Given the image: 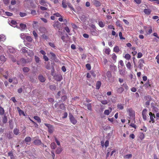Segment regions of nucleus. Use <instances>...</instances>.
Returning <instances> with one entry per match:
<instances>
[{"label": "nucleus", "mask_w": 159, "mask_h": 159, "mask_svg": "<svg viewBox=\"0 0 159 159\" xmlns=\"http://www.w3.org/2000/svg\"><path fill=\"white\" fill-rule=\"evenodd\" d=\"M127 111L128 112L130 118L133 120H134L135 113L134 111L131 108H129L127 109Z\"/></svg>", "instance_id": "nucleus-1"}, {"label": "nucleus", "mask_w": 159, "mask_h": 159, "mask_svg": "<svg viewBox=\"0 0 159 159\" xmlns=\"http://www.w3.org/2000/svg\"><path fill=\"white\" fill-rule=\"evenodd\" d=\"M69 116L70 122L73 125H75L77 122L74 116L71 114H69Z\"/></svg>", "instance_id": "nucleus-2"}, {"label": "nucleus", "mask_w": 159, "mask_h": 159, "mask_svg": "<svg viewBox=\"0 0 159 159\" xmlns=\"http://www.w3.org/2000/svg\"><path fill=\"white\" fill-rule=\"evenodd\" d=\"M45 125L48 128V132L50 134L52 133L54 130V127L52 125L50 124L45 123Z\"/></svg>", "instance_id": "nucleus-3"}, {"label": "nucleus", "mask_w": 159, "mask_h": 159, "mask_svg": "<svg viewBox=\"0 0 159 159\" xmlns=\"http://www.w3.org/2000/svg\"><path fill=\"white\" fill-rule=\"evenodd\" d=\"M4 49H7L8 51L11 53H14L15 52V49L12 47L5 46L4 47Z\"/></svg>", "instance_id": "nucleus-4"}, {"label": "nucleus", "mask_w": 159, "mask_h": 159, "mask_svg": "<svg viewBox=\"0 0 159 159\" xmlns=\"http://www.w3.org/2000/svg\"><path fill=\"white\" fill-rule=\"evenodd\" d=\"M147 110L146 109H144L142 112V115L143 116V120H147Z\"/></svg>", "instance_id": "nucleus-5"}, {"label": "nucleus", "mask_w": 159, "mask_h": 159, "mask_svg": "<svg viewBox=\"0 0 159 159\" xmlns=\"http://www.w3.org/2000/svg\"><path fill=\"white\" fill-rule=\"evenodd\" d=\"M149 115L150 116V119L149 122H151V121H152V123H154L155 120H154V118H155V115L152 114L151 112H150L149 113Z\"/></svg>", "instance_id": "nucleus-6"}, {"label": "nucleus", "mask_w": 159, "mask_h": 159, "mask_svg": "<svg viewBox=\"0 0 159 159\" xmlns=\"http://www.w3.org/2000/svg\"><path fill=\"white\" fill-rule=\"evenodd\" d=\"M90 32L91 34L93 36H97L98 34V32L96 30V29H90Z\"/></svg>", "instance_id": "nucleus-7"}, {"label": "nucleus", "mask_w": 159, "mask_h": 159, "mask_svg": "<svg viewBox=\"0 0 159 159\" xmlns=\"http://www.w3.org/2000/svg\"><path fill=\"white\" fill-rule=\"evenodd\" d=\"M69 2L66 1V0H63L62 1V7L63 8H65L67 7V5Z\"/></svg>", "instance_id": "nucleus-8"}, {"label": "nucleus", "mask_w": 159, "mask_h": 159, "mask_svg": "<svg viewBox=\"0 0 159 159\" xmlns=\"http://www.w3.org/2000/svg\"><path fill=\"white\" fill-rule=\"evenodd\" d=\"M55 79L57 81H60L62 80V77L61 75H57L55 77Z\"/></svg>", "instance_id": "nucleus-9"}, {"label": "nucleus", "mask_w": 159, "mask_h": 159, "mask_svg": "<svg viewBox=\"0 0 159 159\" xmlns=\"http://www.w3.org/2000/svg\"><path fill=\"white\" fill-rule=\"evenodd\" d=\"M60 23L57 21L53 24V26L55 29H59L60 26Z\"/></svg>", "instance_id": "nucleus-10"}, {"label": "nucleus", "mask_w": 159, "mask_h": 159, "mask_svg": "<svg viewBox=\"0 0 159 159\" xmlns=\"http://www.w3.org/2000/svg\"><path fill=\"white\" fill-rule=\"evenodd\" d=\"M58 20L60 22H63V24L65 25H66L67 24V20L66 19H63V17H61L58 18Z\"/></svg>", "instance_id": "nucleus-11"}, {"label": "nucleus", "mask_w": 159, "mask_h": 159, "mask_svg": "<svg viewBox=\"0 0 159 159\" xmlns=\"http://www.w3.org/2000/svg\"><path fill=\"white\" fill-rule=\"evenodd\" d=\"M33 143L36 145H39L41 144V141L40 139H35Z\"/></svg>", "instance_id": "nucleus-12"}, {"label": "nucleus", "mask_w": 159, "mask_h": 159, "mask_svg": "<svg viewBox=\"0 0 159 159\" xmlns=\"http://www.w3.org/2000/svg\"><path fill=\"white\" fill-rule=\"evenodd\" d=\"M39 80L41 82H44L45 80V79L42 75H40L38 77Z\"/></svg>", "instance_id": "nucleus-13"}, {"label": "nucleus", "mask_w": 159, "mask_h": 159, "mask_svg": "<svg viewBox=\"0 0 159 159\" xmlns=\"http://www.w3.org/2000/svg\"><path fill=\"white\" fill-rule=\"evenodd\" d=\"M120 74L122 76H124L126 74V71L125 69H120L119 68Z\"/></svg>", "instance_id": "nucleus-14"}, {"label": "nucleus", "mask_w": 159, "mask_h": 159, "mask_svg": "<svg viewBox=\"0 0 159 159\" xmlns=\"http://www.w3.org/2000/svg\"><path fill=\"white\" fill-rule=\"evenodd\" d=\"M6 39V36L3 34H1L0 35V41L4 42Z\"/></svg>", "instance_id": "nucleus-15"}, {"label": "nucleus", "mask_w": 159, "mask_h": 159, "mask_svg": "<svg viewBox=\"0 0 159 159\" xmlns=\"http://www.w3.org/2000/svg\"><path fill=\"white\" fill-rule=\"evenodd\" d=\"M93 3L94 5L96 7H99L101 5V3L100 2L97 0H94L93 1Z\"/></svg>", "instance_id": "nucleus-16"}, {"label": "nucleus", "mask_w": 159, "mask_h": 159, "mask_svg": "<svg viewBox=\"0 0 159 159\" xmlns=\"http://www.w3.org/2000/svg\"><path fill=\"white\" fill-rule=\"evenodd\" d=\"M124 104H119L117 105V107L118 109L120 110H122L124 109Z\"/></svg>", "instance_id": "nucleus-17"}, {"label": "nucleus", "mask_w": 159, "mask_h": 159, "mask_svg": "<svg viewBox=\"0 0 159 159\" xmlns=\"http://www.w3.org/2000/svg\"><path fill=\"white\" fill-rule=\"evenodd\" d=\"M144 13L147 15H149L151 13V10L149 9H145L143 11Z\"/></svg>", "instance_id": "nucleus-18"}, {"label": "nucleus", "mask_w": 159, "mask_h": 159, "mask_svg": "<svg viewBox=\"0 0 159 159\" xmlns=\"http://www.w3.org/2000/svg\"><path fill=\"white\" fill-rule=\"evenodd\" d=\"M110 110H106L104 111V114L105 115H108L112 111V109L110 108Z\"/></svg>", "instance_id": "nucleus-19"}, {"label": "nucleus", "mask_w": 159, "mask_h": 159, "mask_svg": "<svg viewBox=\"0 0 159 159\" xmlns=\"http://www.w3.org/2000/svg\"><path fill=\"white\" fill-rule=\"evenodd\" d=\"M120 51V48L118 46H116L113 48V51L116 53H118Z\"/></svg>", "instance_id": "nucleus-20"}, {"label": "nucleus", "mask_w": 159, "mask_h": 159, "mask_svg": "<svg viewBox=\"0 0 159 159\" xmlns=\"http://www.w3.org/2000/svg\"><path fill=\"white\" fill-rule=\"evenodd\" d=\"M16 21L12 20L9 23V24L10 25L15 27L16 26Z\"/></svg>", "instance_id": "nucleus-21"}, {"label": "nucleus", "mask_w": 159, "mask_h": 159, "mask_svg": "<svg viewBox=\"0 0 159 159\" xmlns=\"http://www.w3.org/2000/svg\"><path fill=\"white\" fill-rule=\"evenodd\" d=\"M110 67L111 69L114 71H116L117 70V67L114 64H111V65Z\"/></svg>", "instance_id": "nucleus-22"}, {"label": "nucleus", "mask_w": 159, "mask_h": 159, "mask_svg": "<svg viewBox=\"0 0 159 159\" xmlns=\"http://www.w3.org/2000/svg\"><path fill=\"white\" fill-rule=\"evenodd\" d=\"M20 26L21 30H23L26 29V26L25 24H20Z\"/></svg>", "instance_id": "nucleus-23"}, {"label": "nucleus", "mask_w": 159, "mask_h": 159, "mask_svg": "<svg viewBox=\"0 0 159 159\" xmlns=\"http://www.w3.org/2000/svg\"><path fill=\"white\" fill-rule=\"evenodd\" d=\"M126 66L128 69L129 70H131L132 68V66L131 64V63L128 62L126 65Z\"/></svg>", "instance_id": "nucleus-24"}, {"label": "nucleus", "mask_w": 159, "mask_h": 159, "mask_svg": "<svg viewBox=\"0 0 159 159\" xmlns=\"http://www.w3.org/2000/svg\"><path fill=\"white\" fill-rule=\"evenodd\" d=\"M124 89L123 88L120 87L118 88L116 90L117 93H121L124 91Z\"/></svg>", "instance_id": "nucleus-25"}, {"label": "nucleus", "mask_w": 159, "mask_h": 159, "mask_svg": "<svg viewBox=\"0 0 159 159\" xmlns=\"http://www.w3.org/2000/svg\"><path fill=\"white\" fill-rule=\"evenodd\" d=\"M98 24L99 26L101 28H103L105 25V23L102 21H99Z\"/></svg>", "instance_id": "nucleus-26"}, {"label": "nucleus", "mask_w": 159, "mask_h": 159, "mask_svg": "<svg viewBox=\"0 0 159 159\" xmlns=\"http://www.w3.org/2000/svg\"><path fill=\"white\" fill-rule=\"evenodd\" d=\"M101 85V83L100 81H98L96 84V89H99Z\"/></svg>", "instance_id": "nucleus-27"}, {"label": "nucleus", "mask_w": 159, "mask_h": 159, "mask_svg": "<svg viewBox=\"0 0 159 159\" xmlns=\"http://www.w3.org/2000/svg\"><path fill=\"white\" fill-rule=\"evenodd\" d=\"M31 140V138L30 137H26L25 139V141L26 143L30 142ZM26 144H27L28 143H26Z\"/></svg>", "instance_id": "nucleus-28"}, {"label": "nucleus", "mask_w": 159, "mask_h": 159, "mask_svg": "<svg viewBox=\"0 0 159 159\" xmlns=\"http://www.w3.org/2000/svg\"><path fill=\"white\" fill-rule=\"evenodd\" d=\"M124 57L127 60H129L131 58V56L129 54H126L124 56Z\"/></svg>", "instance_id": "nucleus-29"}, {"label": "nucleus", "mask_w": 159, "mask_h": 159, "mask_svg": "<svg viewBox=\"0 0 159 159\" xmlns=\"http://www.w3.org/2000/svg\"><path fill=\"white\" fill-rule=\"evenodd\" d=\"M0 60L3 63L6 61V57L3 56H0Z\"/></svg>", "instance_id": "nucleus-30"}, {"label": "nucleus", "mask_w": 159, "mask_h": 159, "mask_svg": "<svg viewBox=\"0 0 159 159\" xmlns=\"http://www.w3.org/2000/svg\"><path fill=\"white\" fill-rule=\"evenodd\" d=\"M26 39L29 42H31L32 41V39L30 36H27L26 37Z\"/></svg>", "instance_id": "nucleus-31"}, {"label": "nucleus", "mask_w": 159, "mask_h": 159, "mask_svg": "<svg viewBox=\"0 0 159 159\" xmlns=\"http://www.w3.org/2000/svg\"><path fill=\"white\" fill-rule=\"evenodd\" d=\"M64 30L66 31V32L69 33V34L70 35H71V34L70 33V30L68 26H66L64 28Z\"/></svg>", "instance_id": "nucleus-32"}, {"label": "nucleus", "mask_w": 159, "mask_h": 159, "mask_svg": "<svg viewBox=\"0 0 159 159\" xmlns=\"http://www.w3.org/2000/svg\"><path fill=\"white\" fill-rule=\"evenodd\" d=\"M8 156L10 157L11 159H14V157L13 155V153L11 152H9L8 153Z\"/></svg>", "instance_id": "nucleus-33"}, {"label": "nucleus", "mask_w": 159, "mask_h": 159, "mask_svg": "<svg viewBox=\"0 0 159 159\" xmlns=\"http://www.w3.org/2000/svg\"><path fill=\"white\" fill-rule=\"evenodd\" d=\"M34 119L36 120H37L39 123L41 122V120L40 118L37 116H35L34 117Z\"/></svg>", "instance_id": "nucleus-34"}, {"label": "nucleus", "mask_w": 159, "mask_h": 159, "mask_svg": "<svg viewBox=\"0 0 159 159\" xmlns=\"http://www.w3.org/2000/svg\"><path fill=\"white\" fill-rule=\"evenodd\" d=\"M14 133L16 135H17L19 134V130L17 128H15L13 131Z\"/></svg>", "instance_id": "nucleus-35"}, {"label": "nucleus", "mask_w": 159, "mask_h": 159, "mask_svg": "<svg viewBox=\"0 0 159 159\" xmlns=\"http://www.w3.org/2000/svg\"><path fill=\"white\" fill-rule=\"evenodd\" d=\"M152 32V28L150 27L149 30L147 31H146V33L147 34H151Z\"/></svg>", "instance_id": "nucleus-36"}, {"label": "nucleus", "mask_w": 159, "mask_h": 159, "mask_svg": "<svg viewBox=\"0 0 159 159\" xmlns=\"http://www.w3.org/2000/svg\"><path fill=\"white\" fill-rule=\"evenodd\" d=\"M50 89L52 90H55L56 89V87L55 85H52L50 86Z\"/></svg>", "instance_id": "nucleus-37"}, {"label": "nucleus", "mask_w": 159, "mask_h": 159, "mask_svg": "<svg viewBox=\"0 0 159 159\" xmlns=\"http://www.w3.org/2000/svg\"><path fill=\"white\" fill-rule=\"evenodd\" d=\"M39 2L41 5L43 6H45L46 3V2L44 0H39Z\"/></svg>", "instance_id": "nucleus-38"}, {"label": "nucleus", "mask_w": 159, "mask_h": 159, "mask_svg": "<svg viewBox=\"0 0 159 159\" xmlns=\"http://www.w3.org/2000/svg\"><path fill=\"white\" fill-rule=\"evenodd\" d=\"M132 155L131 154L126 155L124 156V158L125 159H129L132 157Z\"/></svg>", "instance_id": "nucleus-39"}, {"label": "nucleus", "mask_w": 159, "mask_h": 159, "mask_svg": "<svg viewBox=\"0 0 159 159\" xmlns=\"http://www.w3.org/2000/svg\"><path fill=\"white\" fill-rule=\"evenodd\" d=\"M29 69L27 67H24L23 68V71L25 72H28L29 71Z\"/></svg>", "instance_id": "nucleus-40"}, {"label": "nucleus", "mask_w": 159, "mask_h": 159, "mask_svg": "<svg viewBox=\"0 0 159 159\" xmlns=\"http://www.w3.org/2000/svg\"><path fill=\"white\" fill-rule=\"evenodd\" d=\"M50 146L52 149H54L56 147V145L54 143H51Z\"/></svg>", "instance_id": "nucleus-41"}, {"label": "nucleus", "mask_w": 159, "mask_h": 159, "mask_svg": "<svg viewBox=\"0 0 159 159\" xmlns=\"http://www.w3.org/2000/svg\"><path fill=\"white\" fill-rule=\"evenodd\" d=\"M122 85L126 90H127L129 89V87L126 83L123 84Z\"/></svg>", "instance_id": "nucleus-42"}, {"label": "nucleus", "mask_w": 159, "mask_h": 159, "mask_svg": "<svg viewBox=\"0 0 159 159\" xmlns=\"http://www.w3.org/2000/svg\"><path fill=\"white\" fill-rule=\"evenodd\" d=\"M50 54L52 58L55 59L56 58V56L55 54L52 52H50Z\"/></svg>", "instance_id": "nucleus-43"}, {"label": "nucleus", "mask_w": 159, "mask_h": 159, "mask_svg": "<svg viewBox=\"0 0 159 159\" xmlns=\"http://www.w3.org/2000/svg\"><path fill=\"white\" fill-rule=\"evenodd\" d=\"M111 51V50L109 48L106 49L105 50V53L107 55H109Z\"/></svg>", "instance_id": "nucleus-44"}, {"label": "nucleus", "mask_w": 159, "mask_h": 159, "mask_svg": "<svg viewBox=\"0 0 159 159\" xmlns=\"http://www.w3.org/2000/svg\"><path fill=\"white\" fill-rule=\"evenodd\" d=\"M107 75L108 78H111V71H108L107 73Z\"/></svg>", "instance_id": "nucleus-45"}, {"label": "nucleus", "mask_w": 159, "mask_h": 159, "mask_svg": "<svg viewBox=\"0 0 159 159\" xmlns=\"http://www.w3.org/2000/svg\"><path fill=\"white\" fill-rule=\"evenodd\" d=\"M20 37L22 39H24L25 38L26 39V36L25 34L22 33L20 34Z\"/></svg>", "instance_id": "nucleus-46"}, {"label": "nucleus", "mask_w": 159, "mask_h": 159, "mask_svg": "<svg viewBox=\"0 0 159 159\" xmlns=\"http://www.w3.org/2000/svg\"><path fill=\"white\" fill-rule=\"evenodd\" d=\"M144 86L147 88H148L150 86V84L149 80H148L144 84Z\"/></svg>", "instance_id": "nucleus-47"}, {"label": "nucleus", "mask_w": 159, "mask_h": 159, "mask_svg": "<svg viewBox=\"0 0 159 159\" xmlns=\"http://www.w3.org/2000/svg\"><path fill=\"white\" fill-rule=\"evenodd\" d=\"M4 113V110L3 108L0 107V114L1 115H3Z\"/></svg>", "instance_id": "nucleus-48"}, {"label": "nucleus", "mask_w": 159, "mask_h": 159, "mask_svg": "<svg viewBox=\"0 0 159 159\" xmlns=\"http://www.w3.org/2000/svg\"><path fill=\"white\" fill-rule=\"evenodd\" d=\"M62 151V149L61 148H59L57 149L56 152L57 154H59Z\"/></svg>", "instance_id": "nucleus-49"}, {"label": "nucleus", "mask_w": 159, "mask_h": 159, "mask_svg": "<svg viewBox=\"0 0 159 159\" xmlns=\"http://www.w3.org/2000/svg\"><path fill=\"white\" fill-rule=\"evenodd\" d=\"M87 109L90 111L92 110V106L91 103H89L87 104Z\"/></svg>", "instance_id": "nucleus-50"}, {"label": "nucleus", "mask_w": 159, "mask_h": 159, "mask_svg": "<svg viewBox=\"0 0 159 159\" xmlns=\"http://www.w3.org/2000/svg\"><path fill=\"white\" fill-rule=\"evenodd\" d=\"M112 58L115 61H116V58H117V56L116 54L115 53H113L112 55Z\"/></svg>", "instance_id": "nucleus-51"}, {"label": "nucleus", "mask_w": 159, "mask_h": 159, "mask_svg": "<svg viewBox=\"0 0 159 159\" xmlns=\"http://www.w3.org/2000/svg\"><path fill=\"white\" fill-rule=\"evenodd\" d=\"M13 83L14 84H16L18 83V81L17 80V79L16 78H13Z\"/></svg>", "instance_id": "nucleus-52"}, {"label": "nucleus", "mask_w": 159, "mask_h": 159, "mask_svg": "<svg viewBox=\"0 0 159 159\" xmlns=\"http://www.w3.org/2000/svg\"><path fill=\"white\" fill-rule=\"evenodd\" d=\"M53 15L57 17H59V18L62 17V16L58 12L54 13L53 14Z\"/></svg>", "instance_id": "nucleus-53"}, {"label": "nucleus", "mask_w": 159, "mask_h": 159, "mask_svg": "<svg viewBox=\"0 0 159 159\" xmlns=\"http://www.w3.org/2000/svg\"><path fill=\"white\" fill-rule=\"evenodd\" d=\"M139 138L141 140L143 139L144 138V135L143 133H140Z\"/></svg>", "instance_id": "nucleus-54"}, {"label": "nucleus", "mask_w": 159, "mask_h": 159, "mask_svg": "<svg viewBox=\"0 0 159 159\" xmlns=\"http://www.w3.org/2000/svg\"><path fill=\"white\" fill-rule=\"evenodd\" d=\"M27 14L25 13L20 12V15L21 17H23L25 16Z\"/></svg>", "instance_id": "nucleus-55"}, {"label": "nucleus", "mask_w": 159, "mask_h": 159, "mask_svg": "<svg viewBox=\"0 0 159 159\" xmlns=\"http://www.w3.org/2000/svg\"><path fill=\"white\" fill-rule=\"evenodd\" d=\"M120 38L121 39H125V38L123 37L122 36V33L121 32H120L119 34Z\"/></svg>", "instance_id": "nucleus-56"}, {"label": "nucleus", "mask_w": 159, "mask_h": 159, "mask_svg": "<svg viewBox=\"0 0 159 159\" xmlns=\"http://www.w3.org/2000/svg\"><path fill=\"white\" fill-rule=\"evenodd\" d=\"M80 19L82 21H84L86 20V17L84 15H83L81 16H80Z\"/></svg>", "instance_id": "nucleus-57"}, {"label": "nucleus", "mask_w": 159, "mask_h": 159, "mask_svg": "<svg viewBox=\"0 0 159 159\" xmlns=\"http://www.w3.org/2000/svg\"><path fill=\"white\" fill-rule=\"evenodd\" d=\"M18 108L19 109V110H18V111L20 115L23 114H24V112L23 111L20 109L19 107H18Z\"/></svg>", "instance_id": "nucleus-58"}, {"label": "nucleus", "mask_w": 159, "mask_h": 159, "mask_svg": "<svg viewBox=\"0 0 159 159\" xmlns=\"http://www.w3.org/2000/svg\"><path fill=\"white\" fill-rule=\"evenodd\" d=\"M8 75V72L7 71L3 75V76L6 79H7Z\"/></svg>", "instance_id": "nucleus-59"}, {"label": "nucleus", "mask_w": 159, "mask_h": 159, "mask_svg": "<svg viewBox=\"0 0 159 159\" xmlns=\"http://www.w3.org/2000/svg\"><path fill=\"white\" fill-rule=\"evenodd\" d=\"M27 49H28V48H23L21 50L22 52L23 53L27 52V50H26Z\"/></svg>", "instance_id": "nucleus-60"}, {"label": "nucleus", "mask_w": 159, "mask_h": 159, "mask_svg": "<svg viewBox=\"0 0 159 159\" xmlns=\"http://www.w3.org/2000/svg\"><path fill=\"white\" fill-rule=\"evenodd\" d=\"M35 60L36 63H39V58L37 56H35Z\"/></svg>", "instance_id": "nucleus-61"}, {"label": "nucleus", "mask_w": 159, "mask_h": 159, "mask_svg": "<svg viewBox=\"0 0 159 159\" xmlns=\"http://www.w3.org/2000/svg\"><path fill=\"white\" fill-rule=\"evenodd\" d=\"M86 66L88 70H90L91 69V66L89 64H86Z\"/></svg>", "instance_id": "nucleus-62"}, {"label": "nucleus", "mask_w": 159, "mask_h": 159, "mask_svg": "<svg viewBox=\"0 0 159 159\" xmlns=\"http://www.w3.org/2000/svg\"><path fill=\"white\" fill-rule=\"evenodd\" d=\"M60 108L62 110H64L65 109V107L64 106V105L63 104H61L60 106Z\"/></svg>", "instance_id": "nucleus-63"}, {"label": "nucleus", "mask_w": 159, "mask_h": 159, "mask_svg": "<svg viewBox=\"0 0 159 159\" xmlns=\"http://www.w3.org/2000/svg\"><path fill=\"white\" fill-rule=\"evenodd\" d=\"M156 59H157V63L159 64V54L156 57Z\"/></svg>", "instance_id": "nucleus-64"}]
</instances>
